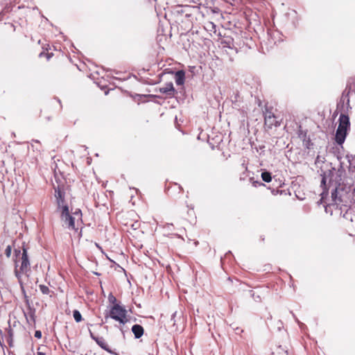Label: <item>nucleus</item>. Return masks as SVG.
<instances>
[{"label":"nucleus","instance_id":"nucleus-27","mask_svg":"<svg viewBox=\"0 0 355 355\" xmlns=\"http://www.w3.org/2000/svg\"><path fill=\"white\" fill-rule=\"evenodd\" d=\"M336 189L334 190V192L332 193V197L334 196V194L336 193Z\"/></svg>","mask_w":355,"mask_h":355},{"label":"nucleus","instance_id":"nucleus-3","mask_svg":"<svg viewBox=\"0 0 355 355\" xmlns=\"http://www.w3.org/2000/svg\"><path fill=\"white\" fill-rule=\"evenodd\" d=\"M349 127V120L347 115L341 114L339 117V125L336 133V141L338 144L341 145L344 143L347 131Z\"/></svg>","mask_w":355,"mask_h":355},{"label":"nucleus","instance_id":"nucleus-2","mask_svg":"<svg viewBox=\"0 0 355 355\" xmlns=\"http://www.w3.org/2000/svg\"><path fill=\"white\" fill-rule=\"evenodd\" d=\"M60 218L64 223L67 227L71 230L77 231L80 223H82V212L80 209H77L72 214L69 213V207L64 206L63 210H61Z\"/></svg>","mask_w":355,"mask_h":355},{"label":"nucleus","instance_id":"nucleus-21","mask_svg":"<svg viewBox=\"0 0 355 355\" xmlns=\"http://www.w3.org/2000/svg\"><path fill=\"white\" fill-rule=\"evenodd\" d=\"M35 337L37 338H42V332L40 331H36L35 332Z\"/></svg>","mask_w":355,"mask_h":355},{"label":"nucleus","instance_id":"nucleus-25","mask_svg":"<svg viewBox=\"0 0 355 355\" xmlns=\"http://www.w3.org/2000/svg\"><path fill=\"white\" fill-rule=\"evenodd\" d=\"M37 355H45V354L43 352H38Z\"/></svg>","mask_w":355,"mask_h":355},{"label":"nucleus","instance_id":"nucleus-29","mask_svg":"<svg viewBox=\"0 0 355 355\" xmlns=\"http://www.w3.org/2000/svg\"><path fill=\"white\" fill-rule=\"evenodd\" d=\"M354 167V169H355V166Z\"/></svg>","mask_w":355,"mask_h":355},{"label":"nucleus","instance_id":"nucleus-26","mask_svg":"<svg viewBox=\"0 0 355 355\" xmlns=\"http://www.w3.org/2000/svg\"><path fill=\"white\" fill-rule=\"evenodd\" d=\"M9 335H10V337L12 336V330L9 331Z\"/></svg>","mask_w":355,"mask_h":355},{"label":"nucleus","instance_id":"nucleus-14","mask_svg":"<svg viewBox=\"0 0 355 355\" xmlns=\"http://www.w3.org/2000/svg\"><path fill=\"white\" fill-rule=\"evenodd\" d=\"M261 178L266 182H270L272 180L271 173L268 171L261 173Z\"/></svg>","mask_w":355,"mask_h":355},{"label":"nucleus","instance_id":"nucleus-12","mask_svg":"<svg viewBox=\"0 0 355 355\" xmlns=\"http://www.w3.org/2000/svg\"><path fill=\"white\" fill-rule=\"evenodd\" d=\"M175 83L178 85H182L184 83V72L178 71L175 73Z\"/></svg>","mask_w":355,"mask_h":355},{"label":"nucleus","instance_id":"nucleus-6","mask_svg":"<svg viewBox=\"0 0 355 355\" xmlns=\"http://www.w3.org/2000/svg\"><path fill=\"white\" fill-rule=\"evenodd\" d=\"M126 310L118 304H115L110 311V316L120 323L125 324L127 322Z\"/></svg>","mask_w":355,"mask_h":355},{"label":"nucleus","instance_id":"nucleus-13","mask_svg":"<svg viewBox=\"0 0 355 355\" xmlns=\"http://www.w3.org/2000/svg\"><path fill=\"white\" fill-rule=\"evenodd\" d=\"M303 146L306 149H311L313 148V143L309 137H306V134L304 133L303 139Z\"/></svg>","mask_w":355,"mask_h":355},{"label":"nucleus","instance_id":"nucleus-1","mask_svg":"<svg viewBox=\"0 0 355 355\" xmlns=\"http://www.w3.org/2000/svg\"><path fill=\"white\" fill-rule=\"evenodd\" d=\"M13 261L15 264L14 273L20 284H22L21 277L25 275L29 276L31 272V263L28 255L27 249L23 245L22 250L15 249L14 250Z\"/></svg>","mask_w":355,"mask_h":355},{"label":"nucleus","instance_id":"nucleus-28","mask_svg":"<svg viewBox=\"0 0 355 355\" xmlns=\"http://www.w3.org/2000/svg\"><path fill=\"white\" fill-rule=\"evenodd\" d=\"M327 209H328V207H325V210H326V211H327Z\"/></svg>","mask_w":355,"mask_h":355},{"label":"nucleus","instance_id":"nucleus-24","mask_svg":"<svg viewBox=\"0 0 355 355\" xmlns=\"http://www.w3.org/2000/svg\"><path fill=\"white\" fill-rule=\"evenodd\" d=\"M190 1L193 3H197L200 2V0H190Z\"/></svg>","mask_w":355,"mask_h":355},{"label":"nucleus","instance_id":"nucleus-11","mask_svg":"<svg viewBox=\"0 0 355 355\" xmlns=\"http://www.w3.org/2000/svg\"><path fill=\"white\" fill-rule=\"evenodd\" d=\"M132 331L136 338H139L143 336L144 329L140 324H134L132 327Z\"/></svg>","mask_w":355,"mask_h":355},{"label":"nucleus","instance_id":"nucleus-9","mask_svg":"<svg viewBox=\"0 0 355 355\" xmlns=\"http://www.w3.org/2000/svg\"><path fill=\"white\" fill-rule=\"evenodd\" d=\"M159 91L162 94H166L167 96L172 97L176 93V91L171 82L166 83L163 87H159Z\"/></svg>","mask_w":355,"mask_h":355},{"label":"nucleus","instance_id":"nucleus-22","mask_svg":"<svg viewBox=\"0 0 355 355\" xmlns=\"http://www.w3.org/2000/svg\"><path fill=\"white\" fill-rule=\"evenodd\" d=\"M174 187H176L179 190V192H182V193L183 192V189L182 188V187L180 184L175 183Z\"/></svg>","mask_w":355,"mask_h":355},{"label":"nucleus","instance_id":"nucleus-10","mask_svg":"<svg viewBox=\"0 0 355 355\" xmlns=\"http://www.w3.org/2000/svg\"><path fill=\"white\" fill-rule=\"evenodd\" d=\"M91 336L102 349L111 353L109 345L103 338L95 337L93 336L92 333H91Z\"/></svg>","mask_w":355,"mask_h":355},{"label":"nucleus","instance_id":"nucleus-18","mask_svg":"<svg viewBox=\"0 0 355 355\" xmlns=\"http://www.w3.org/2000/svg\"><path fill=\"white\" fill-rule=\"evenodd\" d=\"M39 56L40 58L45 56L47 60H49L50 58L53 56V53H49L48 51L47 52L42 51L39 54Z\"/></svg>","mask_w":355,"mask_h":355},{"label":"nucleus","instance_id":"nucleus-23","mask_svg":"<svg viewBox=\"0 0 355 355\" xmlns=\"http://www.w3.org/2000/svg\"><path fill=\"white\" fill-rule=\"evenodd\" d=\"M109 300L112 303H114L116 301V298L112 295L109 297Z\"/></svg>","mask_w":355,"mask_h":355},{"label":"nucleus","instance_id":"nucleus-8","mask_svg":"<svg viewBox=\"0 0 355 355\" xmlns=\"http://www.w3.org/2000/svg\"><path fill=\"white\" fill-rule=\"evenodd\" d=\"M55 198L56 200V204L58 209L61 211L63 210L64 206H68L65 202V192L59 186L55 188Z\"/></svg>","mask_w":355,"mask_h":355},{"label":"nucleus","instance_id":"nucleus-16","mask_svg":"<svg viewBox=\"0 0 355 355\" xmlns=\"http://www.w3.org/2000/svg\"><path fill=\"white\" fill-rule=\"evenodd\" d=\"M73 316L76 322H80L83 320L82 315L78 310H74L73 311Z\"/></svg>","mask_w":355,"mask_h":355},{"label":"nucleus","instance_id":"nucleus-15","mask_svg":"<svg viewBox=\"0 0 355 355\" xmlns=\"http://www.w3.org/2000/svg\"><path fill=\"white\" fill-rule=\"evenodd\" d=\"M39 288H40V291L42 293V294L44 295H50L51 293H53L50 289L49 288L46 286V285H43V284H40L39 286Z\"/></svg>","mask_w":355,"mask_h":355},{"label":"nucleus","instance_id":"nucleus-17","mask_svg":"<svg viewBox=\"0 0 355 355\" xmlns=\"http://www.w3.org/2000/svg\"><path fill=\"white\" fill-rule=\"evenodd\" d=\"M5 31L8 33H13L15 31V26L10 23L5 24Z\"/></svg>","mask_w":355,"mask_h":355},{"label":"nucleus","instance_id":"nucleus-20","mask_svg":"<svg viewBox=\"0 0 355 355\" xmlns=\"http://www.w3.org/2000/svg\"><path fill=\"white\" fill-rule=\"evenodd\" d=\"M326 182L327 179L325 175H322L321 187H323L324 190L327 189Z\"/></svg>","mask_w":355,"mask_h":355},{"label":"nucleus","instance_id":"nucleus-7","mask_svg":"<svg viewBox=\"0 0 355 355\" xmlns=\"http://www.w3.org/2000/svg\"><path fill=\"white\" fill-rule=\"evenodd\" d=\"M181 219L184 225H193L196 223L197 217L193 208L187 207L181 214Z\"/></svg>","mask_w":355,"mask_h":355},{"label":"nucleus","instance_id":"nucleus-5","mask_svg":"<svg viewBox=\"0 0 355 355\" xmlns=\"http://www.w3.org/2000/svg\"><path fill=\"white\" fill-rule=\"evenodd\" d=\"M345 228L350 236H355V209L349 208L343 214Z\"/></svg>","mask_w":355,"mask_h":355},{"label":"nucleus","instance_id":"nucleus-19","mask_svg":"<svg viewBox=\"0 0 355 355\" xmlns=\"http://www.w3.org/2000/svg\"><path fill=\"white\" fill-rule=\"evenodd\" d=\"M12 252V247L10 245H8L5 250L6 256L9 258L11 256Z\"/></svg>","mask_w":355,"mask_h":355},{"label":"nucleus","instance_id":"nucleus-4","mask_svg":"<svg viewBox=\"0 0 355 355\" xmlns=\"http://www.w3.org/2000/svg\"><path fill=\"white\" fill-rule=\"evenodd\" d=\"M264 114V128L266 130H270L272 128H277L280 125L281 120L275 115L272 107L265 106Z\"/></svg>","mask_w":355,"mask_h":355}]
</instances>
